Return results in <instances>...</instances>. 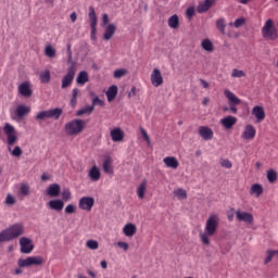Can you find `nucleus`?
Returning a JSON list of instances; mask_svg holds the SVG:
<instances>
[{"label":"nucleus","mask_w":278,"mask_h":278,"mask_svg":"<svg viewBox=\"0 0 278 278\" xmlns=\"http://www.w3.org/2000/svg\"><path fill=\"white\" fill-rule=\"evenodd\" d=\"M218 229V215H211L204 228V232L200 233L201 242L204 244H210V237L216 235V230Z\"/></svg>","instance_id":"f257e3e1"},{"label":"nucleus","mask_w":278,"mask_h":278,"mask_svg":"<svg viewBox=\"0 0 278 278\" xmlns=\"http://www.w3.org/2000/svg\"><path fill=\"white\" fill-rule=\"evenodd\" d=\"M86 121L84 119H73L65 124V131L67 136H77L86 129Z\"/></svg>","instance_id":"f03ea898"},{"label":"nucleus","mask_w":278,"mask_h":278,"mask_svg":"<svg viewBox=\"0 0 278 278\" xmlns=\"http://www.w3.org/2000/svg\"><path fill=\"white\" fill-rule=\"evenodd\" d=\"M2 233L4 235V238H7V242H10V240H16V238L23 236V233H25V228L22 224H13L2 230Z\"/></svg>","instance_id":"7ed1b4c3"},{"label":"nucleus","mask_w":278,"mask_h":278,"mask_svg":"<svg viewBox=\"0 0 278 278\" xmlns=\"http://www.w3.org/2000/svg\"><path fill=\"white\" fill-rule=\"evenodd\" d=\"M224 96L228 100L229 112L231 114H238V105L242 103V100H240V98L229 89L224 90Z\"/></svg>","instance_id":"20e7f679"},{"label":"nucleus","mask_w":278,"mask_h":278,"mask_svg":"<svg viewBox=\"0 0 278 278\" xmlns=\"http://www.w3.org/2000/svg\"><path fill=\"white\" fill-rule=\"evenodd\" d=\"M262 36L263 38H268L269 40H277V28L275 27V23L271 18L265 22V25L262 28Z\"/></svg>","instance_id":"39448f33"},{"label":"nucleus","mask_w":278,"mask_h":278,"mask_svg":"<svg viewBox=\"0 0 278 278\" xmlns=\"http://www.w3.org/2000/svg\"><path fill=\"white\" fill-rule=\"evenodd\" d=\"M42 264H45V258H42V256H28L17 261V266L20 268H28L29 266H42Z\"/></svg>","instance_id":"423d86ee"},{"label":"nucleus","mask_w":278,"mask_h":278,"mask_svg":"<svg viewBox=\"0 0 278 278\" xmlns=\"http://www.w3.org/2000/svg\"><path fill=\"white\" fill-rule=\"evenodd\" d=\"M62 116V109L55 108L47 111H41L35 116L36 121H45L46 118H54L58 121Z\"/></svg>","instance_id":"0eeeda50"},{"label":"nucleus","mask_w":278,"mask_h":278,"mask_svg":"<svg viewBox=\"0 0 278 278\" xmlns=\"http://www.w3.org/2000/svg\"><path fill=\"white\" fill-rule=\"evenodd\" d=\"M75 73H77V64L75 63V61H72L71 65L67 68L66 75H64L62 78L61 88H68V86L73 84V79H75Z\"/></svg>","instance_id":"6e6552de"},{"label":"nucleus","mask_w":278,"mask_h":278,"mask_svg":"<svg viewBox=\"0 0 278 278\" xmlns=\"http://www.w3.org/2000/svg\"><path fill=\"white\" fill-rule=\"evenodd\" d=\"M3 131L7 136L8 146L14 147V144H16V141L18 140V137H16V128H14L12 124L5 123L3 127Z\"/></svg>","instance_id":"1a4fd4ad"},{"label":"nucleus","mask_w":278,"mask_h":278,"mask_svg":"<svg viewBox=\"0 0 278 278\" xmlns=\"http://www.w3.org/2000/svg\"><path fill=\"white\" fill-rule=\"evenodd\" d=\"M79 210H85V212H91L94 207V198L92 197H83L78 202Z\"/></svg>","instance_id":"9d476101"},{"label":"nucleus","mask_w":278,"mask_h":278,"mask_svg":"<svg viewBox=\"0 0 278 278\" xmlns=\"http://www.w3.org/2000/svg\"><path fill=\"white\" fill-rule=\"evenodd\" d=\"M236 218L239 223H245V225H253V214L244 211H236Z\"/></svg>","instance_id":"9b49d317"},{"label":"nucleus","mask_w":278,"mask_h":278,"mask_svg":"<svg viewBox=\"0 0 278 278\" xmlns=\"http://www.w3.org/2000/svg\"><path fill=\"white\" fill-rule=\"evenodd\" d=\"M18 94L22 97H25L26 99H29L31 94H34V90H31V83L29 81H24L18 85L17 87Z\"/></svg>","instance_id":"f8f14e48"},{"label":"nucleus","mask_w":278,"mask_h":278,"mask_svg":"<svg viewBox=\"0 0 278 278\" xmlns=\"http://www.w3.org/2000/svg\"><path fill=\"white\" fill-rule=\"evenodd\" d=\"M21 253L29 255L31 251H34V244L31 243V239L27 237H22L20 239Z\"/></svg>","instance_id":"ddd939ff"},{"label":"nucleus","mask_w":278,"mask_h":278,"mask_svg":"<svg viewBox=\"0 0 278 278\" xmlns=\"http://www.w3.org/2000/svg\"><path fill=\"white\" fill-rule=\"evenodd\" d=\"M88 16H89L90 27H91V38H94V36H97L98 18H97V12L94 11V9L92 7H89Z\"/></svg>","instance_id":"4468645a"},{"label":"nucleus","mask_w":278,"mask_h":278,"mask_svg":"<svg viewBox=\"0 0 278 278\" xmlns=\"http://www.w3.org/2000/svg\"><path fill=\"white\" fill-rule=\"evenodd\" d=\"M151 84L154 88H160L164 84V78L162 77V72L159 68H154L151 76Z\"/></svg>","instance_id":"2eb2a0df"},{"label":"nucleus","mask_w":278,"mask_h":278,"mask_svg":"<svg viewBox=\"0 0 278 278\" xmlns=\"http://www.w3.org/2000/svg\"><path fill=\"white\" fill-rule=\"evenodd\" d=\"M199 136L202 137L204 140H212L214 138V130L208 126H200L198 129Z\"/></svg>","instance_id":"dca6fc26"},{"label":"nucleus","mask_w":278,"mask_h":278,"mask_svg":"<svg viewBox=\"0 0 278 278\" xmlns=\"http://www.w3.org/2000/svg\"><path fill=\"white\" fill-rule=\"evenodd\" d=\"M255 134H257V131L255 130V127L249 124L245 126L241 137L243 138V140H253V138H255Z\"/></svg>","instance_id":"f3484780"},{"label":"nucleus","mask_w":278,"mask_h":278,"mask_svg":"<svg viewBox=\"0 0 278 278\" xmlns=\"http://www.w3.org/2000/svg\"><path fill=\"white\" fill-rule=\"evenodd\" d=\"M252 115L255 116L257 123H262V121L266 118V112H264V108L260 105L252 109Z\"/></svg>","instance_id":"a211bd4d"},{"label":"nucleus","mask_w":278,"mask_h":278,"mask_svg":"<svg viewBox=\"0 0 278 278\" xmlns=\"http://www.w3.org/2000/svg\"><path fill=\"white\" fill-rule=\"evenodd\" d=\"M236 123H238V118L231 115H228L220 119V125H223L225 129H231V127H233Z\"/></svg>","instance_id":"6ab92c4d"},{"label":"nucleus","mask_w":278,"mask_h":278,"mask_svg":"<svg viewBox=\"0 0 278 278\" xmlns=\"http://www.w3.org/2000/svg\"><path fill=\"white\" fill-rule=\"evenodd\" d=\"M115 34H116V25L109 24L108 26H104L103 40H112Z\"/></svg>","instance_id":"aec40b11"},{"label":"nucleus","mask_w":278,"mask_h":278,"mask_svg":"<svg viewBox=\"0 0 278 278\" xmlns=\"http://www.w3.org/2000/svg\"><path fill=\"white\" fill-rule=\"evenodd\" d=\"M111 138L113 142H123L125 140V132L121 128H114L111 130Z\"/></svg>","instance_id":"412c9836"},{"label":"nucleus","mask_w":278,"mask_h":278,"mask_svg":"<svg viewBox=\"0 0 278 278\" xmlns=\"http://www.w3.org/2000/svg\"><path fill=\"white\" fill-rule=\"evenodd\" d=\"M163 164H165V166L167 168H173V169L179 168V161H177V157H175V156L164 157L163 159Z\"/></svg>","instance_id":"4be33fe9"},{"label":"nucleus","mask_w":278,"mask_h":278,"mask_svg":"<svg viewBox=\"0 0 278 278\" xmlns=\"http://www.w3.org/2000/svg\"><path fill=\"white\" fill-rule=\"evenodd\" d=\"M48 205L50 210H54L55 212H62L64 210V201L60 199L50 200Z\"/></svg>","instance_id":"5701e85b"},{"label":"nucleus","mask_w":278,"mask_h":278,"mask_svg":"<svg viewBox=\"0 0 278 278\" xmlns=\"http://www.w3.org/2000/svg\"><path fill=\"white\" fill-rule=\"evenodd\" d=\"M88 177L90 181H99L101 179V169L97 167V165H93L88 173Z\"/></svg>","instance_id":"b1692460"},{"label":"nucleus","mask_w":278,"mask_h":278,"mask_svg":"<svg viewBox=\"0 0 278 278\" xmlns=\"http://www.w3.org/2000/svg\"><path fill=\"white\" fill-rule=\"evenodd\" d=\"M62 190V187H60V185L58 184H51L48 189H47V194L49 197H60V192Z\"/></svg>","instance_id":"393cba45"},{"label":"nucleus","mask_w":278,"mask_h":278,"mask_svg":"<svg viewBox=\"0 0 278 278\" xmlns=\"http://www.w3.org/2000/svg\"><path fill=\"white\" fill-rule=\"evenodd\" d=\"M103 170L108 175H113L114 174V167H112V156H105L103 161Z\"/></svg>","instance_id":"a878e982"},{"label":"nucleus","mask_w":278,"mask_h":278,"mask_svg":"<svg viewBox=\"0 0 278 278\" xmlns=\"http://www.w3.org/2000/svg\"><path fill=\"white\" fill-rule=\"evenodd\" d=\"M214 3H216V0H204V2L198 5L199 14H203V12H207V10H210V8H212Z\"/></svg>","instance_id":"bb28decb"},{"label":"nucleus","mask_w":278,"mask_h":278,"mask_svg":"<svg viewBox=\"0 0 278 278\" xmlns=\"http://www.w3.org/2000/svg\"><path fill=\"white\" fill-rule=\"evenodd\" d=\"M29 112H31V109H29V106H27L25 104L18 105L15 110V114H16L17 118H23V116H27V114H29Z\"/></svg>","instance_id":"cd10ccee"},{"label":"nucleus","mask_w":278,"mask_h":278,"mask_svg":"<svg viewBox=\"0 0 278 278\" xmlns=\"http://www.w3.org/2000/svg\"><path fill=\"white\" fill-rule=\"evenodd\" d=\"M118 94V87L116 85L111 86L106 91V99L109 102L114 101Z\"/></svg>","instance_id":"c85d7f7f"},{"label":"nucleus","mask_w":278,"mask_h":278,"mask_svg":"<svg viewBox=\"0 0 278 278\" xmlns=\"http://www.w3.org/2000/svg\"><path fill=\"white\" fill-rule=\"evenodd\" d=\"M273 260H278V250H267L264 264H270Z\"/></svg>","instance_id":"c756f323"},{"label":"nucleus","mask_w":278,"mask_h":278,"mask_svg":"<svg viewBox=\"0 0 278 278\" xmlns=\"http://www.w3.org/2000/svg\"><path fill=\"white\" fill-rule=\"evenodd\" d=\"M137 231L136 225L134 224H126L123 228V232L127 238H131V236H135Z\"/></svg>","instance_id":"7c9ffc66"},{"label":"nucleus","mask_w":278,"mask_h":278,"mask_svg":"<svg viewBox=\"0 0 278 278\" xmlns=\"http://www.w3.org/2000/svg\"><path fill=\"white\" fill-rule=\"evenodd\" d=\"M264 192V187H262V185L260 184H254L252 185V187L250 188V194H254L256 198L262 197Z\"/></svg>","instance_id":"2f4dec72"},{"label":"nucleus","mask_w":278,"mask_h":278,"mask_svg":"<svg viewBox=\"0 0 278 278\" xmlns=\"http://www.w3.org/2000/svg\"><path fill=\"white\" fill-rule=\"evenodd\" d=\"M201 47L204 51H207V53H212V51H214V43L207 38L201 41Z\"/></svg>","instance_id":"473e14b6"},{"label":"nucleus","mask_w":278,"mask_h":278,"mask_svg":"<svg viewBox=\"0 0 278 278\" xmlns=\"http://www.w3.org/2000/svg\"><path fill=\"white\" fill-rule=\"evenodd\" d=\"M147 192V180H142V182L137 188V197L138 199H144V193Z\"/></svg>","instance_id":"72a5a7b5"},{"label":"nucleus","mask_w":278,"mask_h":278,"mask_svg":"<svg viewBox=\"0 0 278 278\" xmlns=\"http://www.w3.org/2000/svg\"><path fill=\"white\" fill-rule=\"evenodd\" d=\"M167 23L172 29H177L179 27V16L177 14L172 15Z\"/></svg>","instance_id":"f704fd0d"},{"label":"nucleus","mask_w":278,"mask_h":278,"mask_svg":"<svg viewBox=\"0 0 278 278\" xmlns=\"http://www.w3.org/2000/svg\"><path fill=\"white\" fill-rule=\"evenodd\" d=\"M93 112H94V106L92 104L86 105L85 108L76 112V116H84V114H92Z\"/></svg>","instance_id":"c9c22d12"},{"label":"nucleus","mask_w":278,"mask_h":278,"mask_svg":"<svg viewBox=\"0 0 278 278\" xmlns=\"http://www.w3.org/2000/svg\"><path fill=\"white\" fill-rule=\"evenodd\" d=\"M39 81L41 84H49L51 81V72H49V70H47V71L40 73Z\"/></svg>","instance_id":"e433bc0d"},{"label":"nucleus","mask_w":278,"mask_h":278,"mask_svg":"<svg viewBox=\"0 0 278 278\" xmlns=\"http://www.w3.org/2000/svg\"><path fill=\"white\" fill-rule=\"evenodd\" d=\"M173 193L179 200L188 199V192L184 188H178V189L174 190Z\"/></svg>","instance_id":"4c0bfd02"},{"label":"nucleus","mask_w":278,"mask_h":278,"mask_svg":"<svg viewBox=\"0 0 278 278\" xmlns=\"http://www.w3.org/2000/svg\"><path fill=\"white\" fill-rule=\"evenodd\" d=\"M76 81L77 84H80L81 86H84V84L88 81V72L86 71L80 72L77 76Z\"/></svg>","instance_id":"58836bf2"},{"label":"nucleus","mask_w":278,"mask_h":278,"mask_svg":"<svg viewBox=\"0 0 278 278\" xmlns=\"http://www.w3.org/2000/svg\"><path fill=\"white\" fill-rule=\"evenodd\" d=\"M78 94H79V89L74 88L72 90V98L70 100L71 108H75V105H77V97H78Z\"/></svg>","instance_id":"ea45409f"},{"label":"nucleus","mask_w":278,"mask_h":278,"mask_svg":"<svg viewBox=\"0 0 278 278\" xmlns=\"http://www.w3.org/2000/svg\"><path fill=\"white\" fill-rule=\"evenodd\" d=\"M20 195L21 197H29V185L27 182L21 184Z\"/></svg>","instance_id":"a19ab883"},{"label":"nucleus","mask_w":278,"mask_h":278,"mask_svg":"<svg viewBox=\"0 0 278 278\" xmlns=\"http://www.w3.org/2000/svg\"><path fill=\"white\" fill-rule=\"evenodd\" d=\"M267 180L269 184H275L277 181V170L268 169L267 170Z\"/></svg>","instance_id":"79ce46f5"},{"label":"nucleus","mask_w":278,"mask_h":278,"mask_svg":"<svg viewBox=\"0 0 278 278\" xmlns=\"http://www.w3.org/2000/svg\"><path fill=\"white\" fill-rule=\"evenodd\" d=\"M216 27L220 34H225V29L227 27V24H225V18H218L216 21Z\"/></svg>","instance_id":"37998d69"},{"label":"nucleus","mask_w":278,"mask_h":278,"mask_svg":"<svg viewBox=\"0 0 278 278\" xmlns=\"http://www.w3.org/2000/svg\"><path fill=\"white\" fill-rule=\"evenodd\" d=\"M86 247L91 251H97V249H99V241L92 239L88 240Z\"/></svg>","instance_id":"c03bdc74"},{"label":"nucleus","mask_w":278,"mask_h":278,"mask_svg":"<svg viewBox=\"0 0 278 278\" xmlns=\"http://www.w3.org/2000/svg\"><path fill=\"white\" fill-rule=\"evenodd\" d=\"M245 23H247V18L239 17L233 23H229V25L235 26L238 29V27H242V25H244Z\"/></svg>","instance_id":"a18cd8bd"},{"label":"nucleus","mask_w":278,"mask_h":278,"mask_svg":"<svg viewBox=\"0 0 278 278\" xmlns=\"http://www.w3.org/2000/svg\"><path fill=\"white\" fill-rule=\"evenodd\" d=\"M231 77H237L238 79L242 77H247V74L242 70L233 68L231 73Z\"/></svg>","instance_id":"49530a36"},{"label":"nucleus","mask_w":278,"mask_h":278,"mask_svg":"<svg viewBox=\"0 0 278 278\" xmlns=\"http://www.w3.org/2000/svg\"><path fill=\"white\" fill-rule=\"evenodd\" d=\"M93 108H94V105H99L100 108H104L105 106V101H103V100H101L100 98H99V96H96V97H93V99H92V104H91Z\"/></svg>","instance_id":"de8ad7c7"},{"label":"nucleus","mask_w":278,"mask_h":278,"mask_svg":"<svg viewBox=\"0 0 278 278\" xmlns=\"http://www.w3.org/2000/svg\"><path fill=\"white\" fill-rule=\"evenodd\" d=\"M46 55L47 58H55V49L53 48V46L46 47Z\"/></svg>","instance_id":"09e8293b"},{"label":"nucleus","mask_w":278,"mask_h":278,"mask_svg":"<svg viewBox=\"0 0 278 278\" xmlns=\"http://www.w3.org/2000/svg\"><path fill=\"white\" fill-rule=\"evenodd\" d=\"M11 155H13V157H21V155H23V150L17 146L11 151Z\"/></svg>","instance_id":"8fccbe9b"},{"label":"nucleus","mask_w":278,"mask_h":278,"mask_svg":"<svg viewBox=\"0 0 278 278\" xmlns=\"http://www.w3.org/2000/svg\"><path fill=\"white\" fill-rule=\"evenodd\" d=\"M75 212H77V206H75V204H68L65 207V214H75Z\"/></svg>","instance_id":"3c124183"},{"label":"nucleus","mask_w":278,"mask_h":278,"mask_svg":"<svg viewBox=\"0 0 278 278\" xmlns=\"http://www.w3.org/2000/svg\"><path fill=\"white\" fill-rule=\"evenodd\" d=\"M126 73V70H116L113 74V77H115V79H121V77L125 76Z\"/></svg>","instance_id":"603ef678"},{"label":"nucleus","mask_w":278,"mask_h":278,"mask_svg":"<svg viewBox=\"0 0 278 278\" xmlns=\"http://www.w3.org/2000/svg\"><path fill=\"white\" fill-rule=\"evenodd\" d=\"M5 203L7 205H14V203H16V198H14V195L12 194H8L5 199Z\"/></svg>","instance_id":"864d4df0"},{"label":"nucleus","mask_w":278,"mask_h":278,"mask_svg":"<svg viewBox=\"0 0 278 278\" xmlns=\"http://www.w3.org/2000/svg\"><path fill=\"white\" fill-rule=\"evenodd\" d=\"M108 23H110V16L106 13H103L101 27H108V25H110Z\"/></svg>","instance_id":"5fc2aeb1"},{"label":"nucleus","mask_w":278,"mask_h":278,"mask_svg":"<svg viewBox=\"0 0 278 278\" xmlns=\"http://www.w3.org/2000/svg\"><path fill=\"white\" fill-rule=\"evenodd\" d=\"M140 131H141V136H142V138H144L146 142L148 144H151V138L149 137V134L147 132V130L144 128H141Z\"/></svg>","instance_id":"6e6d98bb"},{"label":"nucleus","mask_w":278,"mask_h":278,"mask_svg":"<svg viewBox=\"0 0 278 278\" xmlns=\"http://www.w3.org/2000/svg\"><path fill=\"white\" fill-rule=\"evenodd\" d=\"M62 199H63V201H70V199H71V190H68V189L63 190Z\"/></svg>","instance_id":"4d7b16f0"},{"label":"nucleus","mask_w":278,"mask_h":278,"mask_svg":"<svg viewBox=\"0 0 278 278\" xmlns=\"http://www.w3.org/2000/svg\"><path fill=\"white\" fill-rule=\"evenodd\" d=\"M220 165L223 166V168H231L233 165L231 164V161L230 160H223L220 162Z\"/></svg>","instance_id":"13d9d810"},{"label":"nucleus","mask_w":278,"mask_h":278,"mask_svg":"<svg viewBox=\"0 0 278 278\" xmlns=\"http://www.w3.org/2000/svg\"><path fill=\"white\" fill-rule=\"evenodd\" d=\"M117 247H119V249H123V251H128L129 250V243H127L125 241L117 242Z\"/></svg>","instance_id":"bf43d9fd"},{"label":"nucleus","mask_w":278,"mask_h":278,"mask_svg":"<svg viewBox=\"0 0 278 278\" xmlns=\"http://www.w3.org/2000/svg\"><path fill=\"white\" fill-rule=\"evenodd\" d=\"M186 14H187V17L190 20L192 18V16H194V7H189L187 10H186Z\"/></svg>","instance_id":"052dcab7"},{"label":"nucleus","mask_w":278,"mask_h":278,"mask_svg":"<svg viewBox=\"0 0 278 278\" xmlns=\"http://www.w3.org/2000/svg\"><path fill=\"white\" fill-rule=\"evenodd\" d=\"M228 220L231 223L236 216V213L233 212V208H230V211L227 214Z\"/></svg>","instance_id":"680f3d73"},{"label":"nucleus","mask_w":278,"mask_h":278,"mask_svg":"<svg viewBox=\"0 0 278 278\" xmlns=\"http://www.w3.org/2000/svg\"><path fill=\"white\" fill-rule=\"evenodd\" d=\"M128 97L129 99H131V97H136V87H131L130 91L128 92Z\"/></svg>","instance_id":"e2e57ef3"},{"label":"nucleus","mask_w":278,"mask_h":278,"mask_svg":"<svg viewBox=\"0 0 278 278\" xmlns=\"http://www.w3.org/2000/svg\"><path fill=\"white\" fill-rule=\"evenodd\" d=\"M67 52H68V62H71V60H73V51L71 50V45H67Z\"/></svg>","instance_id":"0e129e2a"},{"label":"nucleus","mask_w":278,"mask_h":278,"mask_svg":"<svg viewBox=\"0 0 278 278\" xmlns=\"http://www.w3.org/2000/svg\"><path fill=\"white\" fill-rule=\"evenodd\" d=\"M87 273L91 278H97V273H94L92 269H87Z\"/></svg>","instance_id":"69168bd1"},{"label":"nucleus","mask_w":278,"mask_h":278,"mask_svg":"<svg viewBox=\"0 0 278 278\" xmlns=\"http://www.w3.org/2000/svg\"><path fill=\"white\" fill-rule=\"evenodd\" d=\"M70 18H71L72 23H75V21H77V13L73 12V13L70 15Z\"/></svg>","instance_id":"338daca9"},{"label":"nucleus","mask_w":278,"mask_h":278,"mask_svg":"<svg viewBox=\"0 0 278 278\" xmlns=\"http://www.w3.org/2000/svg\"><path fill=\"white\" fill-rule=\"evenodd\" d=\"M200 83L202 84L203 88H210V84L205 79H200Z\"/></svg>","instance_id":"774afa93"}]
</instances>
